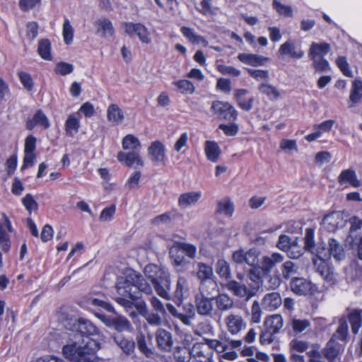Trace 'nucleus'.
I'll use <instances>...</instances> for the list:
<instances>
[{"label":"nucleus","mask_w":362,"mask_h":362,"mask_svg":"<svg viewBox=\"0 0 362 362\" xmlns=\"http://www.w3.org/2000/svg\"><path fill=\"white\" fill-rule=\"evenodd\" d=\"M141 172L135 171L133 175L129 178L126 186L129 188V189H138L139 185V180L141 179Z\"/></svg>","instance_id":"obj_64"},{"label":"nucleus","mask_w":362,"mask_h":362,"mask_svg":"<svg viewBox=\"0 0 362 362\" xmlns=\"http://www.w3.org/2000/svg\"><path fill=\"white\" fill-rule=\"evenodd\" d=\"M116 211V206L115 204H112L108 207L105 208L100 216L99 220L100 221H109L112 220Z\"/></svg>","instance_id":"obj_63"},{"label":"nucleus","mask_w":362,"mask_h":362,"mask_svg":"<svg viewBox=\"0 0 362 362\" xmlns=\"http://www.w3.org/2000/svg\"><path fill=\"white\" fill-rule=\"evenodd\" d=\"M74 71V66L71 64L60 62L56 64L54 71L57 74L65 76Z\"/></svg>","instance_id":"obj_57"},{"label":"nucleus","mask_w":362,"mask_h":362,"mask_svg":"<svg viewBox=\"0 0 362 362\" xmlns=\"http://www.w3.org/2000/svg\"><path fill=\"white\" fill-rule=\"evenodd\" d=\"M284 259V256L278 252H274L271 256H264L261 263L264 275H268L276 264L283 262Z\"/></svg>","instance_id":"obj_22"},{"label":"nucleus","mask_w":362,"mask_h":362,"mask_svg":"<svg viewBox=\"0 0 362 362\" xmlns=\"http://www.w3.org/2000/svg\"><path fill=\"white\" fill-rule=\"evenodd\" d=\"M284 325L283 318L280 315H273L267 317L264 322V327L269 332L278 333Z\"/></svg>","instance_id":"obj_31"},{"label":"nucleus","mask_w":362,"mask_h":362,"mask_svg":"<svg viewBox=\"0 0 362 362\" xmlns=\"http://www.w3.org/2000/svg\"><path fill=\"white\" fill-rule=\"evenodd\" d=\"M107 118L110 122L117 125L122 122L124 112L117 104H111L107 110Z\"/></svg>","instance_id":"obj_32"},{"label":"nucleus","mask_w":362,"mask_h":362,"mask_svg":"<svg viewBox=\"0 0 362 362\" xmlns=\"http://www.w3.org/2000/svg\"><path fill=\"white\" fill-rule=\"evenodd\" d=\"M225 287L234 296L239 298H250L255 295V291L250 290L245 284H241L236 281H229Z\"/></svg>","instance_id":"obj_16"},{"label":"nucleus","mask_w":362,"mask_h":362,"mask_svg":"<svg viewBox=\"0 0 362 362\" xmlns=\"http://www.w3.org/2000/svg\"><path fill=\"white\" fill-rule=\"evenodd\" d=\"M72 330L81 337H86L82 344L74 341L63 347L64 356L73 362H98L96 355L100 349L99 343L89 336L98 334L97 327L88 320L80 318L72 325Z\"/></svg>","instance_id":"obj_1"},{"label":"nucleus","mask_w":362,"mask_h":362,"mask_svg":"<svg viewBox=\"0 0 362 362\" xmlns=\"http://www.w3.org/2000/svg\"><path fill=\"white\" fill-rule=\"evenodd\" d=\"M122 27L127 35L132 36L136 34L143 43L149 44L151 42L148 29L143 24L124 22Z\"/></svg>","instance_id":"obj_10"},{"label":"nucleus","mask_w":362,"mask_h":362,"mask_svg":"<svg viewBox=\"0 0 362 362\" xmlns=\"http://www.w3.org/2000/svg\"><path fill=\"white\" fill-rule=\"evenodd\" d=\"M37 125L42 127L45 129H48L50 126L47 117L42 110H37L33 118L26 122V128L28 130H32Z\"/></svg>","instance_id":"obj_23"},{"label":"nucleus","mask_w":362,"mask_h":362,"mask_svg":"<svg viewBox=\"0 0 362 362\" xmlns=\"http://www.w3.org/2000/svg\"><path fill=\"white\" fill-rule=\"evenodd\" d=\"M216 271L221 278L228 279L231 277L230 266L224 259H219L216 264Z\"/></svg>","instance_id":"obj_45"},{"label":"nucleus","mask_w":362,"mask_h":362,"mask_svg":"<svg viewBox=\"0 0 362 362\" xmlns=\"http://www.w3.org/2000/svg\"><path fill=\"white\" fill-rule=\"evenodd\" d=\"M329 253L337 261H341L346 257L343 245L336 239L330 238L328 240Z\"/></svg>","instance_id":"obj_30"},{"label":"nucleus","mask_w":362,"mask_h":362,"mask_svg":"<svg viewBox=\"0 0 362 362\" xmlns=\"http://www.w3.org/2000/svg\"><path fill=\"white\" fill-rule=\"evenodd\" d=\"M180 31L182 33V35L192 43H204L205 45L208 44V42L204 39V37L194 33L192 28L186 26H182L180 28Z\"/></svg>","instance_id":"obj_41"},{"label":"nucleus","mask_w":362,"mask_h":362,"mask_svg":"<svg viewBox=\"0 0 362 362\" xmlns=\"http://www.w3.org/2000/svg\"><path fill=\"white\" fill-rule=\"evenodd\" d=\"M177 245L184 255L192 259L195 257L197 248L194 245L185 243H179Z\"/></svg>","instance_id":"obj_62"},{"label":"nucleus","mask_w":362,"mask_h":362,"mask_svg":"<svg viewBox=\"0 0 362 362\" xmlns=\"http://www.w3.org/2000/svg\"><path fill=\"white\" fill-rule=\"evenodd\" d=\"M311 60L313 61V66L316 71L323 72L330 70L329 64L324 57L316 58Z\"/></svg>","instance_id":"obj_56"},{"label":"nucleus","mask_w":362,"mask_h":362,"mask_svg":"<svg viewBox=\"0 0 362 362\" xmlns=\"http://www.w3.org/2000/svg\"><path fill=\"white\" fill-rule=\"evenodd\" d=\"M339 325L335 332L332 334L331 338H334V340L339 339L341 341H346L349 334V326L347 320L345 317H341L339 320Z\"/></svg>","instance_id":"obj_34"},{"label":"nucleus","mask_w":362,"mask_h":362,"mask_svg":"<svg viewBox=\"0 0 362 362\" xmlns=\"http://www.w3.org/2000/svg\"><path fill=\"white\" fill-rule=\"evenodd\" d=\"M197 267V276L200 280L199 287H203L204 289H206V287H212L213 290L215 291L216 288V283L207 281L213 276L212 267L203 262L198 263Z\"/></svg>","instance_id":"obj_11"},{"label":"nucleus","mask_w":362,"mask_h":362,"mask_svg":"<svg viewBox=\"0 0 362 362\" xmlns=\"http://www.w3.org/2000/svg\"><path fill=\"white\" fill-rule=\"evenodd\" d=\"M74 28L71 26L69 19L65 18L63 24V37L64 42L69 45L73 41L74 37Z\"/></svg>","instance_id":"obj_51"},{"label":"nucleus","mask_w":362,"mask_h":362,"mask_svg":"<svg viewBox=\"0 0 362 362\" xmlns=\"http://www.w3.org/2000/svg\"><path fill=\"white\" fill-rule=\"evenodd\" d=\"M305 249L308 251L313 252L315 247L314 230L312 228H307L305 231Z\"/></svg>","instance_id":"obj_60"},{"label":"nucleus","mask_w":362,"mask_h":362,"mask_svg":"<svg viewBox=\"0 0 362 362\" xmlns=\"http://www.w3.org/2000/svg\"><path fill=\"white\" fill-rule=\"evenodd\" d=\"M289 286L291 290L299 296H313L317 292L316 285L302 277L293 278Z\"/></svg>","instance_id":"obj_7"},{"label":"nucleus","mask_w":362,"mask_h":362,"mask_svg":"<svg viewBox=\"0 0 362 362\" xmlns=\"http://www.w3.org/2000/svg\"><path fill=\"white\" fill-rule=\"evenodd\" d=\"M122 144L124 150H129V151L127 153L119 152L117 154L118 160L127 167H132L134 163L143 167L144 162L139 156L141 148L139 140L133 134H127L123 138Z\"/></svg>","instance_id":"obj_4"},{"label":"nucleus","mask_w":362,"mask_h":362,"mask_svg":"<svg viewBox=\"0 0 362 362\" xmlns=\"http://www.w3.org/2000/svg\"><path fill=\"white\" fill-rule=\"evenodd\" d=\"M173 356L177 362H189L192 357L191 350L184 346H177L175 348Z\"/></svg>","instance_id":"obj_46"},{"label":"nucleus","mask_w":362,"mask_h":362,"mask_svg":"<svg viewBox=\"0 0 362 362\" xmlns=\"http://www.w3.org/2000/svg\"><path fill=\"white\" fill-rule=\"evenodd\" d=\"M148 153L152 162L165 163V148L160 141H155L151 144L148 148Z\"/></svg>","instance_id":"obj_15"},{"label":"nucleus","mask_w":362,"mask_h":362,"mask_svg":"<svg viewBox=\"0 0 362 362\" xmlns=\"http://www.w3.org/2000/svg\"><path fill=\"white\" fill-rule=\"evenodd\" d=\"M199 192H190L180 194L178 199V204L182 208H186L195 204L201 198Z\"/></svg>","instance_id":"obj_33"},{"label":"nucleus","mask_w":362,"mask_h":362,"mask_svg":"<svg viewBox=\"0 0 362 362\" xmlns=\"http://www.w3.org/2000/svg\"><path fill=\"white\" fill-rule=\"evenodd\" d=\"M119 297L115 298L117 303L125 308H132L134 302L141 298L140 293L151 295L153 288L146 279L140 274L133 272L124 279L119 280L116 285Z\"/></svg>","instance_id":"obj_2"},{"label":"nucleus","mask_w":362,"mask_h":362,"mask_svg":"<svg viewBox=\"0 0 362 362\" xmlns=\"http://www.w3.org/2000/svg\"><path fill=\"white\" fill-rule=\"evenodd\" d=\"M166 307L169 313L173 317L179 319L184 325L187 326L192 325V320L194 318L193 317L179 312L177 309L172 304L167 303Z\"/></svg>","instance_id":"obj_43"},{"label":"nucleus","mask_w":362,"mask_h":362,"mask_svg":"<svg viewBox=\"0 0 362 362\" xmlns=\"http://www.w3.org/2000/svg\"><path fill=\"white\" fill-rule=\"evenodd\" d=\"M170 256L172 259V263L177 273H181L184 272V267L187 265L188 262L185 257V255L182 251L179 248L177 244L170 250Z\"/></svg>","instance_id":"obj_18"},{"label":"nucleus","mask_w":362,"mask_h":362,"mask_svg":"<svg viewBox=\"0 0 362 362\" xmlns=\"http://www.w3.org/2000/svg\"><path fill=\"white\" fill-rule=\"evenodd\" d=\"M343 350V345L334 340V338H330L322 349V354L329 362H333Z\"/></svg>","instance_id":"obj_14"},{"label":"nucleus","mask_w":362,"mask_h":362,"mask_svg":"<svg viewBox=\"0 0 362 362\" xmlns=\"http://www.w3.org/2000/svg\"><path fill=\"white\" fill-rule=\"evenodd\" d=\"M295 242L296 240L292 241L289 236L282 234L279 237L276 247L282 251L288 252L290 258L296 259L302 255V252L300 250H293L296 247Z\"/></svg>","instance_id":"obj_12"},{"label":"nucleus","mask_w":362,"mask_h":362,"mask_svg":"<svg viewBox=\"0 0 362 362\" xmlns=\"http://www.w3.org/2000/svg\"><path fill=\"white\" fill-rule=\"evenodd\" d=\"M191 354L198 362H209L214 356L213 351L202 343L195 344L191 349Z\"/></svg>","instance_id":"obj_19"},{"label":"nucleus","mask_w":362,"mask_h":362,"mask_svg":"<svg viewBox=\"0 0 362 362\" xmlns=\"http://www.w3.org/2000/svg\"><path fill=\"white\" fill-rule=\"evenodd\" d=\"M211 110L220 119L235 122L238 117V111L229 103L215 100L212 103Z\"/></svg>","instance_id":"obj_6"},{"label":"nucleus","mask_w":362,"mask_h":362,"mask_svg":"<svg viewBox=\"0 0 362 362\" xmlns=\"http://www.w3.org/2000/svg\"><path fill=\"white\" fill-rule=\"evenodd\" d=\"M260 252L256 248H251L245 252V263L250 266L259 264Z\"/></svg>","instance_id":"obj_48"},{"label":"nucleus","mask_w":362,"mask_h":362,"mask_svg":"<svg viewBox=\"0 0 362 362\" xmlns=\"http://www.w3.org/2000/svg\"><path fill=\"white\" fill-rule=\"evenodd\" d=\"M234 211V205L230 199L228 197H224L217 202L216 214H224L226 216H232Z\"/></svg>","instance_id":"obj_35"},{"label":"nucleus","mask_w":362,"mask_h":362,"mask_svg":"<svg viewBox=\"0 0 362 362\" xmlns=\"http://www.w3.org/2000/svg\"><path fill=\"white\" fill-rule=\"evenodd\" d=\"M337 181L340 185L346 183H349L354 187H359L362 185L361 180L357 178L356 171L351 168L342 170L338 176Z\"/></svg>","instance_id":"obj_20"},{"label":"nucleus","mask_w":362,"mask_h":362,"mask_svg":"<svg viewBox=\"0 0 362 362\" xmlns=\"http://www.w3.org/2000/svg\"><path fill=\"white\" fill-rule=\"evenodd\" d=\"M336 64L344 76L351 78L353 77V74L349 69V64H348L345 57H339L336 59Z\"/></svg>","instance_id":"obj_55"},{"label":"nucleus","mask_w":362,"mask_h":362,"mask_svg":"<svg viewBox=\"0 0 362 362\" xmlns=\"http://www.w3.org/2000/svg\"><path fill=\"white\" fill-rule=\"evenodd\" d=\"M37 53L45 60H51V42L48 39H41L38 42Z\"/></svg>","instance_id":"obj_42"},{"label":"nucleus","mask_w":362,"mask_h":362,"mask_svg":"<svg viewBox=\"0 0 362 362\" xmlns=\"http://www.w3.org/2000/svg\"><path fill=\"white\" fill-rule=\"evenodd\" d=\"M4 221L0 222V245L4 252H8L10 248L9 238L6 233V230L12 231V227L9 218L6 214H3Z\"/></svg>","instance_id":"obj_21"},{"label":"nucleus","mask_w":362,"mask_h":362,"mask_svg":"<svg viewBox=\"0 0 362 362\" xmlns=\"http://www.w3.org/2000/svg\"><path fill=\"white\" fill-rule=\"evenodd\" d=\"M65 127L67 134L71 135L73 132L76 133L80 127L79 120L74 115H70L66 121Z\"/></svg>","instance_id":"obj_47"},{"label":"nucleus","mask_w":362,"mask_h":362,"mask_svg":"<svg viewBox=\"0 0 362 362\" xmlns=\"http://www.w3.org/2000/svg\"><path fill=\"white\" fill-rule=\"evenodd\" d=\"M174 84L183 94H192L194 91V86L193 83L188 80H180L175 82Z\"/></svg>","instance_id":"obj_54"},{"label":"nucleus","mask_w":362,"mask_h":362,"mask_svg":"<svg viewBox=\"0 0 362 362\" xmlns=\"http://www.w3.org/2000/svg\"><path fill=\"white\" fill-rule=\"evenodd\" d=\"M94 25L97 28V33H102V36L103 37H112L115 34V29L112 23L107 18L98 19L94 23Z\"/></svg>","instance_id":"obj_27"},{"label":"nucleus","mask_w":362,"mask_h":362,"mask_svg":"<svg viewBox=\"0 0 362 362\" xmlns=\"http://www.w3.org/2000/svg\"><path fill=\"white\" fill-rule=\"evenodd\" d=\"M144 274L159 296L165 300L171 298V280L168 270L156 264H148L144 268Z\"/></svg>","instance_id":"obj_3"},{"label":"nucleus","mask_w":362,"mask_h":362,"mask_svg":"<svg viewBox=\"0 0 362 362\" xmlns=\"http://www.w3.org/2000/svg\"><path fill=\"white\" fill-rule=\"evenodd\" d=\"M331 50V46L327 42H313L308 51L310 59L324 57Z\"/></svg>","instance_id":"obj_25"},{"label":"nucleus","mask_w":362,"mask_h":362,"mask_svg":"<svg viewBox=\"0 0 362 362\" xmlns=\"http://www.w3.org/2000/svg\"><path fill=\"white\" fill-rule=\"evenodd\" d=\"M296 46L291 40H288L282 44L279 49V52L281 55L289 54L291 57L295 59H300L304 55V52L302 50L296 52Z\"/></svg>","instance_id":"obj_39"},{"label":"nucleus","mask_w":362,"mask_h":362,"mask_svg":"<svg viewBox=\"0 0 362 362\" xmlns=\"http://www.w3.org/2000/svg\"><path fill=\"white\" fill-rule=\"evenodd\" d=\"M272 5L279 15L292 17L293 10L290 6L284 5L277 0H273Z\"/></svg>","instance_id":"obj_52"},{"label":"nucleus","mask_w":362,"mask_h":362,"mask_svg":"<svg viewBox=\"0 0 362 362\" xmlns=\"http://www.w3.org/2000/svg\"><path fill=\"white\" fill-rule=\"evenodd\" d=\"M214 301L218 310L225 312L234 307V301L228 295L219 293L216 296H213Z\"/></svg>","instance_id":"obj_29"},{"label":"nucleus","mask_w":362,"mask_h":362,"mask_svg":"<svg viewBox=\"0 0 362 362\" xmlns=\"http://www.w3.org/2000/svg\"><path fill=\"white\" fill-rule=\"evenodd\" d=\"M258 90L266 95L270 100H277L280 98L281 94L277 88L269 83H262L259 86Z\"/></svg>","instance_id":"obj_44"},{"label":"nucleus","mask_w":362,"mask_h":362,"mask_svg":"<svg viewBox=\"0 0 362 362\" xmlns=\"http://www.w3.org/2000/svg\"><path fill=\"white\" fill-rule=\"evenodd\" d=\"M251 267L248 273L249 278L254 282H259L264 275V271L259 264Z\"/></svg>","instance_id":"obj_58"},{"label":"nucleus","mask_w":362,"mask_h":362,"mask_svg":"<svg viewBox=\"0 0 362 362\" xmlns=\"http://www.w3.org/2000/svg\"><path fill=\"white\" fill-rule=\"evenodd\" d=\"M211 293L203 287L199 288V293L194 296L196 312L203 317H211L214 311V299Z\"/></svg>","instance_id":"obj_5"},{"label":"nucleus","mask_w":362,"mask_h":362,"mask_svg":"<svg viewBox=\"0 0 362 362\" xmlns=\"http://www.w3.org/2000/svg\"><path fill=\"white\" fill-rule=\"evenodd\" d=\"M248 93V90L245 88L236 89L234 93V97L237 100L238 106L245 111H250L253 106L254 98H250L245 100L244 96Z\"/></svg>","instance_id":"obj_28"},{"label":"nucleus","mask_w":362,"mask_h":362,"mask_svg":"<svg viewBox=\"0 0 362 362\" xmlns=\"http://www.w3.org/2000/svg\"><path fill=\"white\" fill-rule=\"evenodd\" d=\"M18 75L24 88L29 91L31 90L33 88V81L30 75L24 71H19Z\"/></svg>","instance_id":"obj_61"},{"label":"nucleus","mask_w":362,"mask_h":362,"mask_svg":"<svg viewBox=\"0 0 362 362\" xmlns=\"http://www.w3.org/2000/svg\"><path fill=\"white\" fill-rule=\"evenodd\" d=\"M137 346L139 350L147 358H152L153 351L151 348L146 345L145 337L143 334L137 337Z\"/></svg>","instance_id":"obj_50"},{"label":"nucleus","mask_w":362,"mask_h":362,"mask_svg":"<svg viewBox=\"0 0 362 362\" xmlns=\"http://www.w3.org/2000/svg\"><path fill=\"white\" fill-rule=\"evenodd\" d=\"M362 99V81L360 80H354L352 83V88L349 96V107L361 102Z\"/></svg>","instance_id":"obj_37"},{"label":"nucleus","mask_w":362,"mask_h":362,"mask_svg":"<svg viewBox=\"0 0 362 362\" xmlns=\"http://www.w3.org/2000/svg\"><path fill=\"white\" fill-rule=\"evenodd\" d=\"M98 317L107 327L118 332L129 331L132 328L130 322L126 317L121 315L107 316L99 315Z\"/></svg>","instance_id":"obj_8"},{"label":"nucleus","mask_w":362,"mask_h":362,"mask_svg":"<svg viewBox=\"0 0 362 362\" xmlns=\"http://www.w3.org/2000/svg\"><path fill=\"white\" fill-rule=\"evenodd\" d=\"M204 151L208 160L211 162H216L221 154V149L218 144L212 141L205 142Z\"/></svg>","instance_id":"obj_38"},{"label":"nucleus","mask_w":362,"mask_h":362,"mask_svg":"<svg viewBox=\"0 0 362 362\" xmlns=\"http://www.w3.org/2000/svg\"><path fill=\"white\" fill-rule=\"evenodd\" d=\"M228 330L232 334H236L245 327L243 317L238 315L230 314L226 318Z\"/></svg>","instance_id":"obj_26"},{"label":"nucleus","mask_w":362,"mask_h":362,"mask_svg":"<svg viewBox=\"0 0 362 362\" xmlns=\"http://www.w3.org/2000/svg\"><path fill=\"white\" fill-rule=\"evenodd\" d=\"M281 302L280 294L277 292H272L264 296L262 304L269 310H274L281 305Z\"/></svg>","instance_id":"obj_36"},{"label":"nucleus","mask_w":362,"mask_h":362,"mask_svg":"<svg viewBox=\"0 0 362 362\" xmlns=\"http://www.w3.org/2000/svg\"><path fill=\"white\" fill-rule=\"evenodd\" d=\"M112 338L126 355H132L134 352L135 342L133 339L123 337L119 334H113Z\"/></svg>","instance_id":"obj_24"},{"label":"nucleus","mask_w":362,"mask_h":362,"mask_svg":"<svg viewBox=\"0 0 362 362\" xmlns=\"http://www.w3.org/2000/svg\"><path fill=\"white\" fill-rule=\"evenodd\" d=\"M347 319L351 324V332L356 334L362 326V310H354L348 315Z\"/></svg>","instance_id":"obj_40"},{"label":"nucleus","mask_w":362,"mask_h":362,"mask_svg":"<svg viewBox=\"0 0 362 362\" xmlns=\"http://www.w3.org/2000/svg\"><path fill=\"white\" fill-rule=\"evenodd\" d=\"M218 129H221L226 135L230 136L236 135L239 130L238 125L234 122H230L229 124H221Z\"/></svg>","instance_id":"obj_59"},{"label":"nucleus","mask_w":362,"mask_h":362,"mask_svg":"<svg viewBox=\"0 0 362 362\" xmlns=\"http://www.w3.org/2000/svg\"><path fill=\"white\" fill-rule=\"evenodd\" d=\"M297 266L291 261L285 262L281 266L282 276L285 279H288L297 272Z\"/></svg>","instance_id":"obj_49"},{"label":"nucleus","mask_w":362,"mask_h":362,"mask_svg":"<svg viewBox=\"0 0 362 362\" xmlns=\"http://www.w3.org/2000/svg\"><path fill=\"white\" fill-rule=\"evenodd\" d=\"M212 332L213 327L207 320L199 322L194 330V333L199 337L207 334H211Z\"/></svg>","instance_id":"obj_53"},{"label":"nucleus","mask_w":362,"mask_h":362,"mask_svg":"<svg viewBox=\"0 0 362 362\" xmlns=\"http://www.w3.org/2000/svg\"><path fill=\"white\" fill-rule=\"evenodd\" d=\"M347 222L344 213L332 211L324 216L322 224L329 232H335L337 229L344 228Z\"/></svg>","instance_id":"obj_9"},{"label":"nucleus","mask_w":362,"mask_h":362,"mask_svg":"<svg viewBox=\"0 0 362 362\" xmlns=\"http://www.w3.org/2000/svg\"><path fill=\"white\" fill-rule=\"evenodd\" d=\"M189 291V285L187 278L183 275H179L176 281L175 289L173 292V298L178 303L180 304L185 295H187Z\"/></svg>","instance_id":"obj_17"},{"label":"nucleus","mask_w":362,"mask_h":362,"mask_svg":"<svg viewBox=\"0 0 362 362\" xmlns=\"http://www.w3.org/2000/svg\"><path fill=\"white\" fill-rule=\"evenodd\" d=\"M156 339L160 350L165 352H170L172 350L173 340L170 332L159 328L156 332Z\"/></svg>","instance_id":"obj_13"}]
</instances>
